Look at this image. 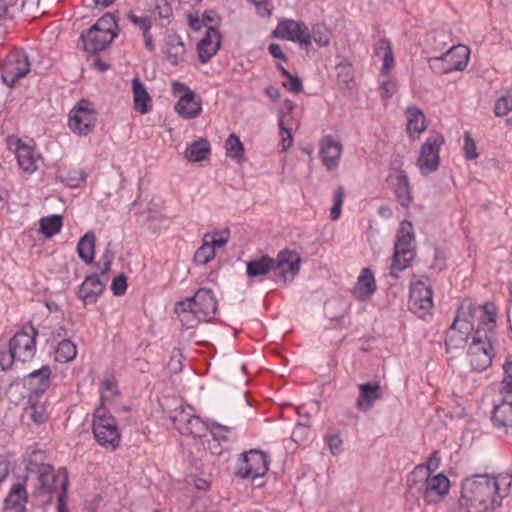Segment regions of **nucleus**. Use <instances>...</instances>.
I'll list each match as a JSON object with an SVG mask.
<instances>
[{"label":"nucleus","instance_id":"680f3d73","mask_svg":"<svg viewBox=\"0 0 512 512\" xmlns=\"http://www.w3.org/2000/svg\"><path fill=\"white\" fill-rule=\"evenodd\" d=\"M154 1H155L154 12L160 18H169L172 14V8L168 4L167 0H154Z\"/></svg>","mask_w":512,"mask_h":512},{"label":"nucleus","instance_id":"a211bd4d","mask_svg":"<svg viewBox=\"0 0 512 512\" xmlns=\"http://www.w3.org/2000/svg\"><path fill=\"white\" fill-rule=\"evenodd\" d=\"M323 165L327 170H334L339 164L342 154V144L331 135L324 136L320 141L319 149Z\"/></svg>","mask_w":512,"mask_h":512},{"label":"nucleus","instance_id":"bb28decb","mask_svg":"<svg viewBox=\"0 0 512 512\" xmlns=\"http://www.w3.org/2000/svg\"><path fill=\"white\" fill-rule=\"evenodd\" d=\"M132 89L136 111L141 114L147 113L151 109V97L139 78L136 77L132 80Z\"/></svg>","mask_w":512,"mask_h":512},{"label":"nucleus","instance_id":"f8f14e48","mask_svg":"<svg viewBox=\"0 0 512 512\" xmlns=\"http://www.w3.org/2000/svg\"><path fill=\"white\" fill-rule=\"evenodd\" d=\"M273 37L310 45V30L303 22L293 19L281 20L272 33Z\"/></svg>","mask_w":512,"mask_h":512},{"label":"nucleus","instance_id":"8fccbe9b","mask_svg":"<svg viewBox=\"0 0 512 512\" xmlns=\"http://www.w3.org/2000/svg\"><path fill=\"white\" fill-rule=\"evenodd\" d=\"M409 298L432 299V290L422 281L411 284Z\"/></svg>","mask_w":512,"mask_h":512},{"label":"nucleus","instance_id":"37998d69","mask_svg":"<svg viewBox=\"0 0 512 512\" xmlns=\"http://www.w3.org/2000/svg\"><path fill=\"white\" fill-rule=\"evenodd\" d=\"M408 307L414 314L423 318L430 313L433 307V299L409 298Z\"/></svg>","mask_w":512,"mask_h":512},{"label":"nucleus","instance_id":"f3484780","mask_svg":"<svg viewBox=\"0 0 512 512\" xmlns=\"http://www.w3.org/2000/svg\"><path fill=\"white\" fill-rule=\"evenodd\" d=\"M471 328L467 320L460 321L459 315H457L446 333V350L449 352L452 349L463 348L468 340V331Z\"/></svg>","mask_w":512,"mask_h":512},{"label":"nucleus","instance_id":"412c9836","mask_svg":"<svg viewBox=\"0 0 512 512\" xmlns=\"http://www.w3.org/2000/svg\"><path fill=\"white\" fill-rule=\"evenodd\" d=\"M116 34L101 33L90 28L86 34H81L84 50L91 54H98L105 50L114 40Z\"/></svg>","mask_w":512,"mask_h":512},{"label":"nucleus","instance_id":"052dcab7","mask_svg":"<svg viewBox=\"0 0 512 512\" xmlns=\"http://www.w3.org/2000/svg\"><path fill=\"white\" fill-rule=\"evenodd\" d=\"M232 429L233 427L222 425L218 422H212L211 424V433L219 441H227L228 437L223 433L230 432Z\"/></svg>","mask_w":512,"mask_h":512},{"label":"nucleus","instance_id":"b1692460","mask_svg":"<svg viewBox=\"0 0 512 512\" xmlns=\"http://www.w3.org/2000/svg\"><path fill=\"white\" fill-rule=\"evenodd\" d=\"M26 480L23 483H15L10 489L8 496L4 500V507L15 512H26V503L28 502V493L26 490Z\"/></svg>","mask_w":512,"mask_h":512},{"label":"nucleus","instance_id":"0eeeda50","mask_svg":"<svg viewBox=\"0 0 512 512\" xmlns=\"http://www.w3.org/2000/svg\"><path fill=\"white\" fill-rule=\"evenodd\" d=\"M467 355L473 370L481 372L491 365L494 352L486 331L479 328L475 331Z\"/></svg>","mask_w":512,"mask_h":512},{"label":"nucleus","instance_id":"f704fd0d","mask_svg":"<svg viewBox=\"0 0 512 512\" xmlns=\"http://www.w3.org/2000/svg\"><path fill=\"white\" fill-rule=\"evenodd\" d=\"M376 54L382 57L383 65L381 72L383 74L389 73L390 69L394 65V56L392 52L391 43L388 39H380L377 43Z\"/></svg>","mask_w":512,"mask_h":512},{"label":"nucleus","instance_id":"de8ad7c7","mask_svg":"<svg viewBox=\"0 0 512 512\" xmlns=\"http://www.w3.org/2000/svg\"><path fill=\"white\" fill-rule=\"evenodd\" d=\"M444 36L438 34L435 31H430L426 34L425 42L427 46H430V51H428V54H432L434 52L442 51L446 43L443 41Z\"/></svg>","mask_w":512,"mask_h":512},{"label":"nucleus","instance_id":"f03ea898","mask_svg":"<svg viewBox=\"0 0 512 512\" xmlns=\"http://www.w3.org/2000/svg\"><path fill=\"white\" fill-rule=\"evenodd\" d=\"M174 311L184 325L192 328L202 320H209L216 313L217 301L210 289L200 288L193 297L177 302Z\"/></svg>","mask_w":512,"mask_h":512},{"label":"nucleus","instance_id":"79ce46f5","mask_svg":"<svg viewBox=\"0 0 512 512\" xmlns=\"http://www.w3.org/2000/svg\"><path fill=\"white\" fill-rule=\"evenodd\" d=\"M91 28H93L95 31H100L101 33L117 35L118 25L114 15L111 13H106L101 18H99Z\"/></svg>","mask_w":512,"mask_h":512},{"label":"nucleus","instance_id":"7ed1b4c3","mask_svg":"<svg viewBox=\"0 0 512 512\" xmlns=\"http://www.w3.org/2000/svg\"><path fill=\"white\" fill-rule=\"evenodd\" d=\"M415 254L413 225L410 221L404 220L397 231L392 263L390 265V275L393 278H398L397 271H403L408 268L414 260Z\"/></svg>","mask_w":512,"mask_h":512},{"label":"nucleus","instance_id":"cd10ccee","mask_svg":"<svg viewBox=\"0 0 512 512\" xmlns=\"http://www.w3.org/2000/svg\"><path fill=\"white\" fill-rule=\"evenodd\" d=\"M405 114L407 118V131L410 135L412 133L419 135L426 130V117L420 108L417 106H409Z\"/></svg>","mask_w":512,"mask_h":512},{"label":"nucleus","instance_id":"864d4df0","mask_svg":"<svg viewBox=\"0 0 512 512\" xmlns=\"http://www.w3.org/2000/svg\"><path fill=\"white\" fill-rule=\"evenodd\" d=\"M504 378L502 380V391L512 392V356H508L503 364Z\"/></svg>","mask_w":512,"mask_h":512},{"label":"nucleus","instance_id":"473e14b6","mask_svg":"<svg viewBox=\"0 0 512 512\" xmlns=\"http://www.w3.org/2000/svg\"><path fill=\"white\" fill-rule=\"evenodd\" d=\"M210 154V144L208 140L200 138L191 143L185 151V156L189 161L200 162Z\"/></svg>","mask_w":512,"mask_h":512},{"label":"nucleus","instance_id":"5fc2aeb1","mask_svg":"<svg viewBox=\"0 0 512 512\" xmlns=\"http://www.w3.org/2000/svg\"><path fill=\"white\" fill-rule=\"evenodd\" d=\"M512 110V96H502L500 97L494 107V112L496 116H505Z\"/></svg>","mask_w":512,"mask_h":512},{"label":"nucleus","instance_id":"20e7f679","mask_svg":"<svg viewBox=\"0 0 512 512\" xmlns=\"http://www.w3.org/2000/svg\"><path fill=\"white\" fill-rule=\"evenodd\" d=\"M92 431L96 442L107 450H116L121 441L116 419L99 407L93 414Z\"/></svg>","mask_w":512,"mask_h":512},{"label":"nucleus","instance_id":"6e6552de","mask_svg":"<svg viewBox=\"0 0 512 512\" xmlns=\"http://www.w3.org/2000/svg\"><path fill=\"white\" fill-rule=\"evenodd\" d=\"M444 143V137L438 132H432L420 149L417 166L422 175L435 172L439 167V150Z\"/></svg>","mask_w":512,"mask_h":512},{"label":"nucleus","instance_id":"338daca9","mask_svg":"<svg viewBox=\"0 0 512 512\" xmlns=\"http://www.w3.org/2000/svg\"><path fill=\"white\" fill-rule=\"evenodd\" d=\"M255 5L257 13L261 17H269L271 15L270 0H249Z\"/></svg>","mask_w":512,"mask_h":512},{"label":"nucleus","instance_id":"ddd939ff","mask_svg":"<svg viewBox=\"0 0 512 512\" xmlns=\"http://www.w3.org/2000/svg\"><path fill=\"white\" fill-rule=\"evenodd\" d=\"M36 336V329L30 326V333L21 329L11 338L8 345L17 356V360L25 362L34 356Z\"/></svg>","mask_w":512,"mask_h":512},{"label":"nucleus","instance_id":"69168bd1","mask_svg":"<svg viewBox=\"0 0 512 512\" xmlns=\"http://www.w3.org/2000/svg\"><path fill=\"white\" fill-rule=\"evenodd\" d=\"M429 476L430 474L427 468H425V465H418L414 468V470L411 472L407 479H413L415 481L420 482H427Z\"/></svg>","mask_w":512,"mask_h":512},{"label":"nucleus","instance_id":"2f4dec72","mask_svg":"<svg viewBox=\"0 0 512 512\" xmlns=\"http://www.w3.org/2000/svg\"><path fill=\"white\" fill-rule=\"evenodd\" d=\"M96 237L93 232L89 231L82 236L77 245V253L79 258L86 264H91L94 260Z\"/></svg>","mask_w":512,"mask_h":512},{"label":"nucleus","instance_id":"c85d7f7f","mask_svg":"<svg viewBox=\"0 0 512 512\" xmlns=\"http://www.w3.org/2000/svg\"><path fill=\"white\" fill-rule=\"evenodd\" d=\"M273 258L263 255L258 259L250 260L246 264V273L250 278L264 276L273 271Z\"/></svg>","mask_w":512,"mask_h":512},{"label":"nucleus","instance_id":"393cba45","mask_svg":"<svg viewBox=\"0 0 512 512\" xmlns=\"http://www.w3.org/2000/svg\"><path fill=\"white\" fill-rule=\"evenodd\" d=\"M177 113L185 119H193L197 117L202 108L199 99H196V95L193 91H187L184 93L175 105Z\"/></svg>","mask_w":512,"mask_h":512},{"label":"nucleus","instance_id":"ea45409f","mask_svg":"<svg viewBox=\"0 0 512 512\" xmlns=\"http://www.w3.org/2000/svg\"><path fill=\"white\" fill-rule=\"evenodd\" d=\"M35 396H29L27 404L28 406L25 408L26 411H30V417L35 424H43L48 419V414L46 412L45 406L36 402Z\"/></svg>","mask_w":512,"mask_h":512},{"label":"nucleus","instance_id":"c9c22d12","mask_svg":"<svg viewBox=\"0 0 512 512\" xmlns=\"http://www.w3.org/2000/svg\"><path fill=\"white\" fill-rule=\"evenodd\" d=\"M63 225V217L61 215H51L43 217L39 221L40 231L45 237L51 238L60 232Z\"/></svg>","mask_w":512,"mask_h":512},{"label":"nucleus","instance_id":"4c0bfd02","mask_svg":"<svg viewBox=\"0 0 512 512\" xmlns=\"http://www.w3.org/2000/svg\"><path fill=\"white\" fill-rule=\"evenodd\" d=\"M336 80L340 88H349V84L354 80V69L349 62H340L335 67Z\"/></svg>","mask_w":512,"mask_h":512},{"label":"nucleus","instance_id":"f257e3e1","mask_svg":"<svg viewBox=\"0 0 512 512\" xmlns=\"http://www.w3.org/2000/svg\"><path fill=\"white\" fill-rule=\"evenodd\" d=\"M511 474H477L463 480L460 506L466 512H487L500 507L510 493Z\"/></svg>","mask_w":512,"mask_h":512},{"label":"nucleus","instance_id":"603ef678","mask_svg":"<svg viewBox=\"0 0 512 512\" xmlns=\"http://www.w3.org/2000/svg\"><path fill=\"white\" fill-rule=\"evenodd\" d=\"M15 360H17V356L9 345L0 346V367L2 370L10 369Z\"/></svg>","mask_w":512,"mask_h":512},{"label":"nucleus","instance_id":"9b49d317","mask_svg":"<svg viewBox=\"0 0 512 512\" xmlns=\"http://www.w3.org/2000/svg\"><path fill=\"white\" fill-rule=\"evenodd\" d=\"M273 262V271L283 280L284 284L292 282L299 274L301 257L296 251L283 249L276 258H273Z\"/></svg>","mask_w":512,"mask_h":512},{"label":"nucleus","instance_id":"2eb2a0df","mask_svg":"<svg viewBox=\"0 0 512 512\" xmlns=\"http://www.w3.org/2000/svg\"><path fill=\"white\" fill-rule=\"evenodd\" d=\"M64 473L68 476L66 468H60L55 474L50 464H41L38 468V489L45 493L61 490L60 484Z\"/></svg>","mask_w":512,"mask_h":512},{"label":"nucleus","instance_id":"e2e57ef3","mask_svg":"<svg viewBox=\"0 0 512 512\" xmlns=\"http://www.w3.org/2000/svg\"><path fill=\"white\" fill-rule=\"evenodd\" d=\"M287 82L283 83V86L286 87L289 91L293 93H301L303 91V85L301 80L290 73V76L285 77Z\"/></svg>","mask_w":512,"mask_h":512},{"label":"nucleus","instance_id":"bf43d9fd","mask_svg":"<svg viewBox=\"0 0 512 512\" xmlns=\"http://www.w3.org/2000/svg\"><path fill=\"white\" fill-rule=\"evenodd\" d=\"M127 277L121 273L116 276L111 284V290L115 296H122L126 293Z\"/></svg>","mask_w":512,"mask_h":512},{"label":"nucleus","instance_id":"7c9ffc66","mask_svg":"<svg viewBox=\"0 0 512 512\" xmlns=\"http://www.w3.org/2000/svg\"><path fill=\"white\" fill-rule=\"evenodd\" d=\"M395 196L402 207L408 208L410 206L413 199L412 191L408 177L404 171H401L396 177Z\"/></svg>","mask_w":512,"mask_h":512},{"label":"nucleus","instance_id":"a19ab883","mask_svg":"<svg viewBox=\"0 0 512 512\" xmlns=\"http://www.w3.org/2000/svg\"><path fill=\"white\" fill-rule=\"evenodd\" d=\"M210 234L207 233L203 237V244L196 250L194 254V262L199 265H206L210 260L215 257V251L208 245V238Z\"/></svg>","mask_w":512,"mask_h":512},{"label":"nucleus","instance_id":"4be33fe9","mask_svg":"<svg viewBox=\"0 0 512 512\" xmlns=\"http://www.w3.org/2000/svg\"><path fill=\"white\" fill-rule=\"evenodd\" d=\"M104 284L96 274L89 275L85 278L79 287V297L84 305L96 303L99 296L104 291Z\"/></svg>","mask_w":512,"mask_h":512},{"label":"nucleus","instance_id":"58836bf2","mask_svg":"<svg viewBox=\"0 0 512 512\" xmlns=\"http://www.w3.org/2000/svg\"><path fill=\"white\" fill-rule=\"evenodd\" d=\"M226 155L236 162H241L244 155V146L240 138L232 133L225 142Z\"/></svg>","mask_w":512,"mask_h":512},{"label":"nucleus","instance_id":"774afa93","mask_svg":"<svg viewBox=\"0 0 512 512\" xmlns=\"http://www.w3.org/2000/svg\"><path fill=\"white\" fill-rule=\"evenodd\" d=\"M483 314L484 319L482 320V323H495L497 318V312L495 309V306L492 303H485L483 306Z\"/></svg>","mask_w":512,"mask_h":512},{"label":"nucleus","instance_id":"3c124183","mask_svg":"<svg viewBox=\"0 0 512 512\" xmlns=\"http://www.w3.org/2000/svg\"><path fill=\"white\" fill-rule=\"evenodd\" d=\"M345 196V189L343 186L337 187L334 192V205L331 208L330 216L332 220H337L341 215V207Z\"/></svg>","mask_w":512,"mask_h":512},{"label":"nucleus","instance_id":"5701e85b","mask_svg":"<svg viewBox=\"0 0 512 512\" xmlns=\"http://www.w3.org/2000/svg\"><path fill=\"white\" fill-rule=\"evenodd\" d=\"M376 290V282L371 269L364 268L358 277L357 283L353 288L354 296L360 301H367Z\"/></svg>","mask_w":512,"mask_h":512},{"label":"nucleus","instance_id":"6ab92c4d","mask_svg":"<svg viewBox=\"0 0 512 512\" xmlns=\"http://www.w3.org/2000/svg\"><path fill=\"white\" fill-rule=\"evenodd\" d=\"M221 44V34L217 27L209 26L204 37L197 45L198 57L202 63H207L218 51Z\"/></svg>","mask_w":512,"mask_h":512},{"label":"nucleus","instance_id":"423d86ee","mask_svg":"<svg viewBox=\"0 0 512 512\" xmlns=\"http://www.w3.org/2000/svg\"><path fill=\"white\" fill-rule=\"evenodd\" d=\"M269 469L267 454L260 450L252 449L240 454L237 461L235 476L256 480L263 477Z\"/></svg>","mask_w":512,"mask_h":512},{"label":"nucleus","instance_id":"0e129e2a","mask_svg":"<svg viewBox=\"0 0 512 512\" xmlns=\"http://www.w3.org/2000/svg\"><path fill=\"white\" fill-rule=\"evenodd\" d=\"M60 487H61V491L58 495V512H66V507H65L64 502H65V499L67 496L68 477L65 473L62 477V482L60 484Z\"/></svg>","mask_w":512,"mask_h":512},{"label":"nucleus","instance_id":"a18cd8bd","mask_svg":"<svg viewBox=\"0 0 512 512\" xmlns=\"http://www.w3.org/2000/svg\"><path fill=\"white\" fill-rule=\"evenodd\" d=\"M330 38L331 31L324 24H316L310 31V44L314 41L319 46H327Z\"/></svg>","mask_w":512,"mask_h":512},{"label":"nucleus","instance_id":"13d9d810","mask_svg":"<svg viewBox=\"0 0 512 512\" xmlns=\"http://www.w3.org/2000/svg\"><path fill=\"white\" fill-rule=\"evenodd\" d=\"M324 440L333 455H338L342 452L343 440L339 434L326 435Z\"/></svg>","mask_w":512,"mask_h":512},{"label":"nucleus","instance_id":"39448f33","mask_svg":"<svg viewBox=\"0 0 512 512\" xmlns=\"http://www.w3.org/2000/svg\"><path fill=\"white\" fill-rule=\"evenodd\" d=\"M470 51L465 45L451 47L441 55L428 57V63L436 74H446L451 71H462L466 68Z\"/></svg>","mask_w":512,"mask_h":512},{"label":"nucleus","instance_id":"e433bc0d","mask_svg":"<svg viewBox=\"0 0 512 512\" xmlns=\"http://www.w3.org/2000/svg\"><path fill=\"white\" fill-rule=\"evenodd\" d=\"M77 355L76 345L69 339H62L55 351V360L61 363L72 361Z\"/></svg>","mask_w":512,"mask_h":512},{"label":"nucleus","instance_id":"aec40b11","mask_svg":"<svg viewBox=\"0 0 512 512\" xmlns=\"http://www.w3.org/2000/svg\"><path fill=\"white\" fill-rule=\"evenodd\" d=\"M359 395L356 401L358 410L369 411L376 401L383 398L382 389L378 381L362 383L358 386Z\"/></svg>","mask_w":512,"mask_h":512},{"label":"nucleus","instance_id":"9d476101","mask_svg":"<svg viewBox=\"0 0 512 512\" xmlns=\"http://www.w3.org/2000/svg\"><path fill=\"white\" fill-rule=\"evenodd\" d=\"M30 62L28 56L23 50H16L10 53L2 66V80L13 87L17 81L25 77L30 72Z\"/></svg>","mask_w":512,"mask_h":512},{"label":"nucleus","instance_id":"a878e982","mask_svg":"<svg viewBox=\"0 0 512 512\" xmlns=\"http://www.w3.org/2000/svg\"><path fill=\"white\" fill-rule=\"evenodd\" d=\"M450 488V481L444 474L440 473L433 477L429 476L427 481L426 503L436 502L446 495Z\"/></svg>","mask_w":512,"mask_h":512},{"label":"nucleus","instance_id":"1a4fd4ad","mask_svg":"<svg viewBox=\"0 0 512 512\" xmlns=\"http://www.w3.org/2000/svg\"><path fill=\"white\" fill-rule=\"evenodd\" d=\"M97 112L91 103L81 100L70 111L68 125L72 132L82 136L88 135L95 127Z\"/></svg>","mask_w":512,"mask_h":512},{"label":"nucleus","instance_id":"4468645a","mask_svg":"<svg viewBox=\"0 0 512 512\" xmlns=\"http://www.w3.org/2000/svg\"><path fill=\"white\" fill-rule=\"evenodd\" d=\"M7 144L10 149H14L19 167L24 172L31 174L37 169L40 157L36 155L32 146L14 136L8 137Z\"/></svg>","mask_w":512,"mask_h":512},{"label":"nucleus","instance_id":"dca6fc26","mask_svg":"<svg viewBox=\"0 0 512 512\" xmlns=\"http://www.w3.org/2000/svg\"><path fill=\"white\" fill-rule=\"evenodd\" d=\"M50 376L51 369L47 365L25 376L23 385L29 390V396L39 397L42 395L50 386Z\"/></svg>","mask_w":512,"mask_h":512},{"label":"nucleus","instance_id":"c03bdc74","mask_svg":"<svg viewBox=\"0 0 512 512\" xmlns=\"http://www.w3.org/2000/svg\"><path fill=\"white\" fill-rule=\"evenodd\" d=\"M205 431L204 424L199 417H188L187 422L180 426V433L200 437Z\"/></svg>","mask_w":512,"mask_h":512},{"label":"nucleus","instance_id":"49530a36","mask_svg":"<svg viewBox=\"0 0 512 512\" xmlns=\"http://www.w3.org/2000/svg\"><path fill=\"white\" fill-rule=\"evenodd\" d=\"M60 178L70 188L79 187L85 181V173L82 170H70L66 174L61 173Z\"/></svg>","mask_w":512,"mask_h":512},{"label":"nucleus","instance_id":"4d7b16f0","mask_svg":"<svg viewBox=\"0 0 512 512\" xmlns=\"http://www.w3.org/2000/svg\"><path fill=\"white\" fill-rule=\"evenodd\" d=\"M128 20L134 25L138 26L142 32L151 29V20L148 16H137L133 11L127 13Z\"/></svg>","mask_w":512,"mask_h":512},{"label":"nucleus","instance_id":"09e8293b","mask_svg":"<svg viewBox=\"0 0 512 512\" xmlns=\"http://www.w3.org/2000/svg\"><path fill=\"white\" fill-rule=\"evenodd\" d=\"M407 493L413 498H419L421 496L426 501L427 482H420L415 481L413 479H407Z\"/></svg>","mask_w":512,"mask_h":512},{"label":"nucleus","instance_id":"c756f323","mask_svg":"<svg viewBox=\"0 0 512 512\" xmlns=\"http://www.w3.org/2000/svg\"><path fill=\"white\" fill-rule=\"evenodd\" d=\"M166 56L172 65H177L185 54V45L178 35H169L165 42Z\"/></svg>","mask_w":512,"mask_h":512},{"label":"nucleus","instance_id":"6e6d98bb","mask_svg":"<svg viewBox=\"0 0 512 512\" xmlns=\"http://www.w3.org/2000/svg\"><path fill=\"white\" fill-rule=\"evenodd\" d=\"M464 155L468 160H474L478 157L476 144L470 132L464 134Z\"/></svg>","mask_w":512,"mask_h":512},{"label":"nucleus","instance_id":"72a5a7b5","mask_svg":"<svg viewBox=\"0 0 512 512\" xmlns=\"http://www.w3.org/2000/svg\"><path fill=\"white\" fill-rule=\"evenodd\" d=\"M491 419L497 427H512V401L495 406Z\"/></svg>","mask_w":512,"mask_h":512}]
</instances>
